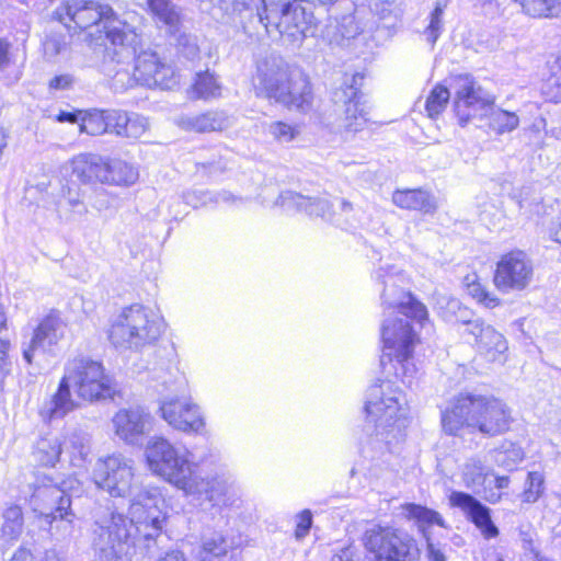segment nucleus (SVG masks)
Returning <instances> with one entry per match:
<instances>
[{"label":"nucleus","mask_w":561,"mask_h":561,"mask_svg":"<svg viewBox=\"0 0 561 561\" xmlns=\"http://www.w3.org/2000/svg\"><path fill=\"white\" fill-rule=\"evenodd\" d=\"M191 482L194 484V488L192 491H184L186 494L197 495L198 497L213 503L214 506L227 504L229 485L226 480L219 478L211 480L202 479L197 474V469H195L192 473Z\"/></svg>","instance_id":"nucleus-27"},{"label":"nucleus","mask_w":561,"mask_h":561,"mask_svg":"<svg viewBox=\"0 0 561 561\" xmlns=\"http://www.w3.org/2000/svg\"><path fill=\"white\" fill-rule=\"evenodd\" d=\"M480 353L491 362H501L502 355L507 350V344L504 336L495 331L491 325L486 328L483 335L477 342Z\"/></svg>","instance_id":"nucleus-31"},{"label":"nucleus","mask_w":561,"mask_h":561,"mask_svg":"<svg viewBox=\"0 0 561 561\" xmlns=\"http://www.w3.org/2000/svg\"><path fill=\"white\" fill-rule=\"evenodd\" d=\"M105 67V71L107 76L112 77L113 85L116 89H128L137 83V80H135V72L130 76L129 71L122 67L116 70L114 68H110V65H106Z\"/></svg>","instance_id":"nucleus-53"},{"label":"nucleus","mask_w":561,"mask_h":561,"mask_svg":"<svg viewBox=\"0 0 561 561\" xmlns=\"http://www.w3.org/2000/svg\"><path fill=\"white\" fill-rule=\"evenodd\" d=\"M10 48L11 43L5 38H0V71L8 69L11 65Z\"/></svg>","instance_id":"nucleus-59"},{"label":"nucleus","mask_w":561,"mask_h":561,"mask_svg":"<svg viewBox=\"0 0 561 561\" xmlns=\"http://www.w3.org/2000/svg\"><path fill=\"white\" fill-rule=\"evenodd\" d=\"M153 16L171 30L176 28L182 19V10L173 0H147Z\"/></svg>","instance_id":"nucleus-33"},{"label":"nucleus","mask_w":561,"mask_h":561,"mask_svg":"<svg viewBox=\"0 0 561 561\" xmlns=\"http://www.w3.org/2000/svg\"><path fill=\"white\" fill-rule=\"evenodd\" d=\"M253 82L257 95L274 99L300 112L311 107L312 92L308 78L299 70H291L279 56L272 55L260 61Z\"/></svg>","instance_id":"nucleus-4"},{"label":"nucleus","mask_w":561,"mask_h":561,"mask_svg":"<svg viewBox=\"0 0 561 561\" xmlns=\"http://www.w3.org/2000/svg\"><path fill=\"white\" fill-rule=\"evenodd\" d=\"M375 279L382 287L381 300L385 306L380 366L386 378L399 379L411 386L417 373L413 353L419 341L411 321L424 327L428 322L427 309L399 287L401 275L393 271V266H380L375 273Z\"/></svg>","instance_id":"nucleus-1"},{"label":"nucleus","mask_w":561,"mask_h":561,"mask_svg":"<svg viewBox=\"0 0 561 561\" xmlns=\"http://www.w3.org/2000/svg\"><path fill=\"white\" fill-rule=\"evenodd\" d=\"M67 47L66 36L59 33H50L43 41L44 57L51 61Z\"/></svg>","instance_id":"nucleus-49"},{"label":"nucleus","mask_w":561,"mask_h":561,"mask_svg":"<svg viewBox=\"0 0 561 561\" xmlns=\"http://www.w3.org/2000/svg\"><path fill=\"white\" fill-rule=\"evenodd\" d=\"M159 410L161 417L176 431L201 434L205 428V419L201 408L185 391H182L180 396L163 398L160 401Z\"/></svg>","instance_id":"nucleus-14"},{"label":"nucleus","mask_w":561,"mask_h":561,"mask_svg":"<svg viewBox=\"0 0 561 561\" xmlns=\"http://www.w3.org/2000/svg\"><path fill=\"white\" fill-rule=\"evenodd\" d=\"M106 172V160L100 156L83 153L72 160V174L82 183H104Z\"/></svg>","instance_id":"nucleus-26"},{"label":"nucleus","mask_w":561,"mask_h":561,"mask_svg":"<svg viewBox=\"0 0 561 561\" xmlns=\"http://www.w3.org/2000/svg\"><path fill=\"white\" fill-rule=\"evenodd\" d=\"M161 320L142 305L123 308L112 320L108 337L115 347L138 351L162 334Z\"/></svg>","instance_id":"nucleus-8"},{"label":"nucleus","mask_w":561,"mask_h":561,"mask_svg":"<svg viewBox=\"0 0 561 561\" xmlns=\"http://www.w3.org/2000/svg\"><path fill=\"white\" fill-rule=\"evenodd\" d=\"M371 11L383 23L386 27H396L401 23L404 13V5L396 0H377Z\"/></svg>","instance_id":"nucleus-34"},{"label":"nucleus","mask_w":561,"mask_h":561,"mask_svg":"<svg viewBox=\"0 0 561 561\" xmlns=\"http://www.w3.org/2000/svg\"><path fill=\"white\" fill-rule=\"evenodd\" d=\"M266 133L275 141L279 144H287L294 140L299 135L298 126H294L284 122H272L266 126Z\"/></svg>","instance_id":"nucleus-44"},{"label":"nucleus","mask_w":561,"mask_h":561,"mask_svg":"<svg viewBox=\"0 0 561 561\" xmlns=\"http://www.w3.org/2000/svg\"><path fill=\"white\" fill-rule=\"evenodd\" d=\"M164 500L157 490H145L131 500L129 515L112 512L95 520L91 546L101 561H131L133 554H153L165 523Z\"/></svg>","instance_id":"nucleus-2"},{"label":"nucleus","mask_w":561,"mask_h":561,"mask_svg":"<svg viewBox=\"0 0 561 561\" xmlns=\"http://www.w3.org/2000/svg\"><path fill=\"white\" fill-rule=\"evenodd\" d=\"M364 77L360 73L353 75L344 84L334 92V101L345 104L344 118L340 133L344 140L352 139L358 131L366 127L367 112L362 103L359 85Z\"/></svg>","instance_id":"nucleus-15"},{"label":"nucleus","mask_w":561,"mask_h":561,"mask_svg":"<svg viewBox=\"0 0 561 561\" xmlns=\"http://www.w3.org/2000/svg\"><path fill=\"white\" fill-rule=\"evenodd\" d=\"M152 417L141 407L119 409L112 417L114 434L127 445H138L151 430Z\"/></svg>","instance_id":"nucleus-20"},{"label":"nucleus","mask_w":561,"mask_h":561,"mask_svg":"<svg viewBox=\"0 0 561 561\" xmlns=\"http://www.w3.org/2000/svg\"><path fill=\"white\" fill-rule=\"evenodd\" d=\"M54 16L66 27H70L69 22H73L79 30L102 25L111 45L113 47L122 45L124 58L130 59L135 54L131 44L136 39V33L129 24L121 21L107 4L90 0L66 1L56 9Z\"/></svg>","instance_id":"nucleus-5"},{"label":"nucleus","mask_w":561,"mask_h":561,"mask_svg":"<svg viewBox=\"0 0 561 561\" xmlns=\"http://www.w3.org/2000/svg\"><path fill=\"white\" fill-rule=\"evenodd\" d=\"M468 294L476 299L479 304H482L486 308H495L500 305V299L494 294L486 290V288L479 282L472 280L467 283Z\"/></svg>","instance_id":"nucleus-48"},{"label":"nucleus","mask_w":561,"mask_h":561,"mask_svg":"<svg viewBox=\"0 0 561 561\" xmlns=\"http://www.w3.org/2000/svg\"><path fill=\"white\" fill-rule=\"evenodd\" d=\"M364 545L376 561H419L413 538L389 526L373 525L364 534Z\"/></svg>","instance_id":"nucleus-13"},{"label":"nucleus","mask_w":561,"mask_h":561,"mask_svg":"<svg viewBox=\"0 0 561 561\" xmlns=\"http://www.w3.org/2000/svg\"><path fill=\"white\" fill-rule=\"evenodd\" d=\"M465 327V332L472 335L476 342L479 341L480 336H482L486 328H489L481 319H471Z\"/></svg>","instance_id":"nucleus-57"},{"label":"nucleus","mask_w":561,"mask_h":561,"mask_svg":"<svg viewBox=\"0 0 561 561\" xmlns=\"http://www.w3.org/2000/svg\"><path fill=\"white\" fill-rule=\"evenodd\" d=\"M106 180L104 183L131 185L139 176L138 170L121 159L106 160Z\"/></svg>","instance_id":"nucleus-32"},{"label":"nucleus","mask_w":561,"mask_h":561,"mask_svg":"<svg viewBox=\"0 0 561 561\" xmlns=\"http://www.w3.org/2000/svg\"><path fill=\"white\" fill-rule=\"evenodd\" d=\"M128 122V113L119 110L107 111V133H114L123 137L126 123Z\"/></svg>","instance_id":"nucleus-54"},{"label":"nucleus","mask_w":561,"mask_h":561,"mask_svg":"<svg viewBox=\"0 0 561 561\" xmlns=\"http://www.w3.org/2000/svg\"><path fill=\"white\" fill-rule=\"evenodd\" d=\"M71 389L72 386L66 377L62 376L57 391L39 410V414L43 420L51 421L64 419L68 413L75 411L79 407L72 398Z\"/></svg>","instance_id":"nucleus-25"},{"label":"nucleus","mask_w":561,"mask_h":561,"mask_svg":"<svg viewBox=\"0 0 561 561\" xmlns=\"http://www.w3.org/2000/svg\"><path fill=\"white\" fill-rule=\"evenodd\" d=\"M445 4L437 2L430 14V23L424 30L425 39L433 47L443 32V14Z\"/></svg>","instance_id":"nucleus-45"},{"label":"nucleus","mask_w":561,"mask_h":561,"mask_svg":"<svg viewBox=\"0 0 561 561\" xmlns=\"http://www.w3.org/2000/svg\"><path fill=\"white\" fill-rule=\"evenodd\" d=\"M186 449L174 447L168 439L154 437L148 442L146 458L150 469L183 491H192V473L197 465L188 459Z\"/></svg>","instance_id":"nucleus-10"},{"label":"nucleus","mask_w":561,"mask_h":561,"mask_svg":"<svg viewBox=\"0 0 561 561\" xmlns=\"http://www.w3.org/2000/svg\"><path fill=\"white\" fill-rule=\"evenodd\" d=\"M71 83V78L67 75L56 76L49 82V87L53 89H66Z\"/></svg>","instance_id":"nucleus-61"},{"label":"nucleus","mask_w":561,"mask_h":561,"mask_svg":"<svg viewBox=\"0 0 561 561\" xmlns=\"http://www.w3.org/2000/svg\"><path fill=\"white\" fill-rule=\"evenodd\" d=\"M23 531L22 510L14 505L3 513V524L0 529V547L5 548L19 539Z\"/></svg>","instance_id":"nucleus-30"},{"label":"nucleus","mask_w":561,"mask_h":561,"mask_svg":"<svg viewBox=\"0 0 561 561\" xmlns=\"http://www.w3.org/2000/svg\"><path fill=\"white\" fill-rule=\"evenodd\" d=\"M252 19L270 36L279 35L294 43L313 35L317 24L313 13L297 0H263Z\"/></svg>","instance_id":"nucleus-7"},{"label":"nucleus","mask_w":561,"mask_h":561,"mask_svg":"<svg viewBox=\"0 0 561 561\" xmlns=\"http://www.w3.org/2000/svg\"><path fill=\"white\" fill-rule=\"evenodd\" d=\"M64 376L72 386L76 396L85 402L112 399L116 392L115 382L105 373L103 364L87 356L68 360Z\"/></svg>","instance_id":"nucleus-9"},{"label":"nucleus","mask_w":561,"mask_h":561,"mask_svg":"<svg viewBox=\"0 0 561 561\" xmlns=\"http://www.w3.org/2000/svg\"><path fill=\"white\" fill-rule=\"evenodd\" d=\"M192 91L196 99H215L221 94V84L215 73L206 70L204 72L196 73Z\"/></svg>","instance_id":"nucleus-37"},{"label":"nucleus","mask_w":561,"mask_h":561,"mask_svg":"<svg viewBox=\"0 0 561 561\" xmlns=\"http://www.w3.org/2000/svg\"><path fill=\"white\" fill-rule=\"evenodd\" d=\"M548 66L551 75L542 87V93L548 101L559 103L561 102V54L553 56L548 61Z\"/></svg>","instance_id":"nucleus-39"},{"label":"nucleus","mask_w":561,"mask_h":561,"mask_svg":"<svg viewBox=\"0 0 561 561\" xmlns=\"http://www.w3.org/2000/svg\"><path fill=\"white\" fill-rule=\"evenodd\" d=\"M512 422L511 409L493 397L460 393L442 411V426L448 435H457L466 426L496 436L508 431Z\"/></svg>","instance_id":"nucleus-3"},{"label":"nucleus","mask_w":561,"mask_h":561,"mask_svg":"<svg viewBox=\"0 0 561 561\" xmlns=\"http://www.w3.org/2000/svg\"><path fill=\"white\" fill-rule=\"evenodd\" d=\"M79 130L89 135L107 133V111L93 110L80 117Z\"/></svg>","instance_id":"nucleus-40"},{"label":"nucleus","mask_w":561,"mask_h":561,"mask_svg":"<svg viewBox=\"0 0 561 561\" xmlns=\"http://www.w3.org/2000/svg\"><path fill=\"white\" fill-rule=\"evenodd\" d=\"M488 472L479 459H470L463 469V480L467 486H480L486 481Z\"/></svg>","instance_id":"nucleus-46"},{"label":"nucleus","mask_w":561,"mask_h":561,"mask_svg":"<svg viewBox=\"0 0 561 561\" xmlns=\"http://www.w3.org/2000/svg\"><path fill=\"white\" fill-rule=\"evenodd\" d=\"M524 450L520 446L512 442H504L497 453L496 461L499 465L512 470L524 459Z\"/></svg>","instance_id":"nucleus-43"},{"label":"nucleus","mask_w":561,"mask_h":561,"mask_svg":"<svg viewBox=\"0 0 561 561\" xmlns=\"http://www.w3.org/2000/svg\"><path fill=\"white\" fill-rule=\"evenodd\" d=\"M234 0H210L213 4L211 14L216 19H224L232 8Z\"/></svg>","instance_id":"nucleus-58"},{"label":"nucleus","mask_w":561,"mask_h":561,"mask_svg":"<svg viewBox=\"0 0 561 561\" xmlns=\"http://www.w3.org/2000/svg\"><path fill=\"white\" fill-rule=\"evenodd\" d=\"M65 333L64 320L57 313H49L39 322L28 345L23 348V358L27 364H33L37 354H54Z\"/></svg>","instance_id":"nucleus-19"},{"label":"nucleus","mask_w":561,"mask_h":561,"mask_svg":"<svg viewBox=\"0 0 561 561\" xmlns=\"http://www.w3.org/2000/svg\"><path fill=\"white\" fill-rule=\"evenodd\" d=\"M449 98L450 93L446 87L435 85L426 99L425 110L427 115L432 118L438 116L445 110Z\"/></svg>","instance_id":"nucleus-42"},{"label":"nucleus","mask_w":561,"mask_h":561,"mask_svg":"<svg viewBox=\"0 0 561 561\" xmlns=\"http://www.w3.org/2000/svg\"><path fill=\"white\" fill-rule=\"evenodd\" d=\"M175 124L185 131L211 133L228 128L231 119L224 111H207L181 115L175 119Z\"/></svg>","instance_id":"nucleus-23"},{"label":"nucleus","mask_w":561,"mask_h":561,"mask_svg":"<svg viewBox=\"0 0 561 561\" xmlns=\"http://www.w3.org/2000/svg\"><path fill=\"white\" fill-rule=\"evenodd\" d=\"M277 204L287 210L305 211L309 216L321 217L325 220H332V205L327 198L308 197L293 191L283 192Z\"/></svg>","instance_id":"nucleus-22"},{"label":"nucleus","mask_w":561,"mask_h":561,"mask_svg":"<svg viewBox=\"0 0 561 561\" xmlns=\"http://www.w3.org/2000/svg\"><path fill=\"white\" fill-rule=\"evenodd\" d=\"M65 448H71V454L79 456L81 459L89 454L88 439L79 434H72L69 438V446Z\"/></svg>","instance_id":"nucleus-55"},{"label":"nucleus","mask_w":561,"mask_h":561,"mask_svg":"<svg viewBox=\"0 0 561 561\" xmlns=\"http://www.w3.org/2000/svg\"><path fill=\"white\" fill-rule=\"evenodd\" d=\"M51 482L50 479H46ZM30 503L33 511L41 516L56 520L57 518L66 519L69 523V516H72L70 511L71 500L66 494L65 488L58 486L57 483L37 484L31 495Z\"/></svg>","instance_id":"nucleus-18"},{"label":"nucleus","mask_w":561,"mask_h":561,"mask_svg":"<svg viewBox=\"0 0 561 561\" xmlns=\"http://www.w3.org/2000/svg\"><path fill=\"white\" fill-rule=\"evenodd\" d=\"M331 561H355L354 550L352 548H344L340 552L335 553Z\"/></svg>","instance_id":"nucleus-63"},{"label":"nucleus","mask_w":561,"mask_h":561,"mask_svg":"<svg viewBox=\"0 0 561 561\" xmlns=\"http://www.w3.org/2000/svg\"><path fill=\"white\" fill-rule=\"evenodd\" d=\"M450 504L460 508L467 518L480 529L484 538L491 539L499 535V529L491 518V511L471 494L454 491L449 496Z\"/></svg>","instance_id":"nucleus-21"},{"label":"nucleus","mask_w":561,"mask_h":561,"mask_svg":"<svg viewBox=\"0 0 561 561\" xmlns=\"http://www.w3.org/2000/svg\"><path fill=\"white\" fill-rule=\"evenodd\" d=\"M134 461L121 454L99 459L93 468L92 480L99 489L106 491L111 496H130V501L139 492L157 490L151 486H137L134 483Z\"/></svg>","instance_id":"nucleus-12"},{"label":"nucleus","mask_w":561,"mask_h":561,"mask_svg":"<svg viewBox=\"0 0 561 561\" xmlns=\"http://www.w3.org/2000/svg\"><path fill=\"white\" fill-rule=\"evenodd\" d=\"M230 545L221 534H213L204 539L199 550L201 561H224L229 552Z\"/></svg>","instance_id":"nucleus-36"},{"label":"nucleus","mask_w":561,"mask_h":561,"mask_svg":"<svg viewBox=\"0 0 561 561\" xmlns=\"http://www.w3.org/2000/svg\"><path fill=\"white\" fill-rule=\"evenodd\" d=\"M401 510L402 515L407 519L412 520L417 526L424 538L428 537L427 528L431 526L437 525L440 527H446L445 520L440 514L426 506L415 503H405L401 506Z\"/></svg>","instance_id":"nucleus-29"},{"label":"nucleus","mask_w":561,"mask_h":561,"mask_svg":"<svg viewBox=\"0 0 561 561\" xmlns=\"http://www.w3.org/2000/svg\"><path fill=\"white\" fill-rule=\"evenodd\" d=\"M493 103L494 98L477 85L470 77L459 78L454 110L461 126L477 116L486 115L489 106Z\"/></svg>","instance_id":"nucleus-17"},{"label":"nucleus","mask_w":561,"mask_h":561,"mask_svg":"<svg viewBox=\"0 0 561 561\" xmlns=\"http://www.w3.org/2000/svg\"><path fill=\"white\" fill-rule=\"evenodd\" d=\"M65 444L62 437L54 433L39 436L32 453L34 460L42 466L54 467L59 461Z\"/></svg>","instance_id":"nucleus-28"},{"label":"nucleus","mask_w":561,"mask_h":561,"mask_svg":"<svg viewBox=\"0 0 561 561\" xmlns=\"http://www.w3.org/2000/svg\"><path fill=\"white\" fill-rule=\"evenodd\" d=\"M311 526H312V514L309 510H305L298 515V522H297V526H296V530H295L296 538L297 539L305 538L308 535Z\"/></svg>","instance_id":"nucleus-56"},{"label":"nucleus","mask_w":561,"mask_h":561,"mask_svg":"<svg viewBox=\"0 0 561 561\" xmlns=\"http://www.w3.org/2000/svg\"><path fill=\"white\" fill-rule=\"evenodd\" d=\"M136 38L138 36L136 35ZM137 39L131 44V47L136 51ZM107 55L111 56V62H116L117 66L129 65L134 61L135 80L137 83L148 88H160L162 90H171L179 83V76L174 68L163 62L154 51H141L133 58L126 59L122 54V45L114 46L113 49L110 47Z\"/></svg>","instance_id":"nucleus-11"},{"label":"nucleus","mask_w":561,"mask_h":561,"mask_svg":"<svg viewBox=\"0 0 561 561\" xmlns=\"http://www.w3.org/2000/svg\"><path fill=\"white\" fill-rule=\"evenodd\" d=\"M427 541V554L431 561H446V557L443 552V550L434 545L430 537H425Z\"/></svg>","instance_id":"nucleus-60"},{"label":"nucleus","mask_w":561,"mask_h":561,"mask_svg":"<svg viewBox=\"0 0 561 561\" xmlns=\"http://www.w3.org/2000/svg\"><path fill=\"white\" fill-rule=\"evenodd\" d=\"M404 403L402 391L390 378L369 387L364 405V432L368 436H375L377 440L389 444L391 434L399 433L404 426Z\"/></svg>","instance_id":"nucleus-6"},{"label":"nucleus","mask_w":561,"mask_h":561,"mask_svg":"<svg viewBox=\"0 0 561 561\" xmlns=\"http://www.w3.org/2000/svg\"><path fill=\"white\" fill-rule=\"evenodd\" d=\"M526 14L534 18H558L561 15V0H514Z\"/></svg>","instance_id":"nucleus-38"},{"label":"nucleus","mask_w":561,"mask_h":561,"mask_svg":"<svg viewBox=\"0 0 561 561\" xmlns=\"http://www.w3.org/2000/svg\"><path fill=\"white\" fill-rule=\"evenodd\" d=\"M156 561H186V559L183 552L172 550L165 552L164 556L159 557Z\"/></svg>","instance_id":"nucleus-64"},{"label":"nucleus","mask_w":561,"mask_h":561,"mask_svg":"<svg viewBox=\"0 0 561 561\" xmlns=\"http://www.w3.org/2000/svg\"><path fill=\"white\" fill-rule=\"evenodd\" d=\"M185 199L187 204H191L193 207H198L199 205H206L207 203H226L233 204L236 202H242L241 197H237L230 192L222 191L219 193H210V192H193L185 195Z\"/></svg>","instance_id":"nucleus-41"},{"label":"nucleus","mask_w":561,"mask_h":561,"mask_svg":"<svg viewBox=\"0 0 561 561\" xmlns=\"http://www.w3.org/2000/svg\"><path fill=\"white\" fill-rule=\"evenodd\" d=\"M148 128L149 122L145 116L137 113H128V122L126 123L125 130L122 131L123 137L139 138Z\"/></svg>","instance_id":"nucleus-51"},{"label":"nucleus","mask_w":561,"mask_h":561,"mask_svg":"<svg viewBox=\"0 0 561 561\" xmlns=\"http://www.w3.org/2000/svg\"><path fill=\"white\" fill-rule=\"evenodd\" d=\"M10 561H34V558L28 549L20 547Z\"/></svg>","instance_id":"nucleus-62"},{"label":"nucleus","mask_w":561,"mask_h":561,"mask_svg":"<svg viewBox=\"0 0 561 561\" xmlns=\"http://www.w3.org/2000/svg\"><path fill=\"white\" fill-rule=\"evenodd\" d=\"M485 116L489 119V127L499 135L513 131L519 124V118L514 112L494 107L493 104L489 106Z\"/></svg>","instance_id":"nucleus-35"},{"label":"nucleus","mask_w":561,"mask_h":561,"mask_svg":"<svg viewBox=\"0 0 561 561\" xmlns=\"http://www.w3.org/2000/svg\"><path fill=\"white\" fill-rule=\"evenodd\" d=\"M67 206L79 214L85 211V207L77 185L66 186L61 190V197L58 202V207L62 208Z\"/></svg>","instance_id":"nucleus-50"},{"label":"nucleus","mask_w":561,"mask_h":561,"mask_svg":"<svg viewBox=\"0 0 561 561\" xmlns=\"http://www.w3.org/2000/svg\"><path fill=\"white\" fill-rule=\"evenodd\" d=\"M392 202L402 209L420 211L423 215H434L438 209L435 195L422 188L397 190L392 194Z\"/></svg>","instance_id":"nucleus-24"},{"label":"nucleus","mask_w":561,"mask_h":561,"mask_svg":"<svg viewBox=\"0 0 561 561\" xmlns=\"http://www.w3.org/2000/svg\"><path fill=\"white\" fill-rule=\"evenodd\" d=\"M545 479L540 472H529L526 480V488L523 492V501L535 503L543 493Z\"/></svg>","instance_id":"nucleus-47"},{"label":"nucleus","mask_w":561,"mask_h":561,"mask_svg":"<svg viewBox=\"0 0 561 561\" xmlns=\"http://www.w3.org/2000/svg\"><path fill=\"white\" fill-rule=\"evenodd\" d=\"M437 308L442 318L447 322L454 321L459 311L468 313V308L463 307L456 298L442 297L437 300Z\"/></svg>","instance_id":"nucleus-52"},{"label":"nucleus","mask_w":561,"mask_h":561,"mask_svg":"<svg viewBox=\"0 0 561 561\" xmlns=\"http://www.w3.org/2000/svg\"><path fill=\"white\" fill-rule=\"evenodd\" d=\"M534 276V266L527 254L520 250L501 256L494 273L495 287L504 293L524 290Z\"/></svg>","instance_id":"nucleus-16"}]
</instances>
